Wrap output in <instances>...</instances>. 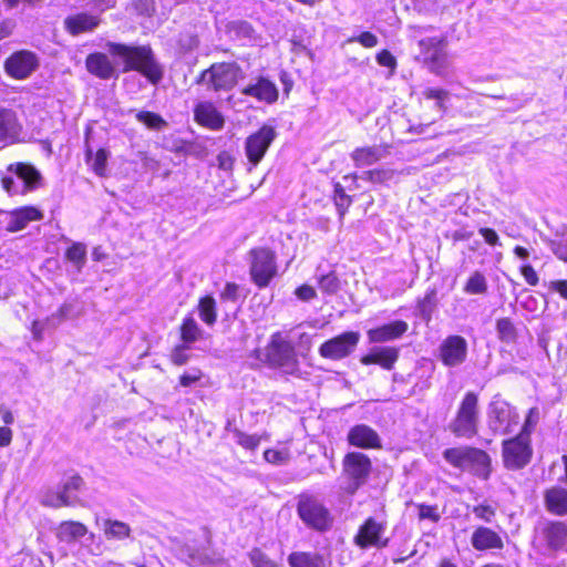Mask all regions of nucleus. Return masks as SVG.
I'll use <instances>...</instances> for the list:
<instances>
[{
	"mask_svg": "<svg viewBox=\"0 0 567 567\" xmlns=\"http://www.w3.org/2000/svg\"><path fill=\"white\" fill-rule=\"evenodd\" d=\"M107 51L114 56L123 60V72L135 70L156 84L163 78V71L156 62L152 49L146 45L132 47L121 43L109 42Z\"/></svg>",
	"mask_w": 567,
	"mask_h": 567,
	"instance_id": "obj_1",
	"label": "nucleus"
},
{
	"mask_svg": "<svg viewBox=\"0 0 567 567\" xmlns=\"http://www.w3.org/2000/svg\"><path fill=\"white\" fill-rule=\"evenodd\" d=\"M444 458L455 467L473 471L483 478L488 477L489 456L474 447H453L443 453Z\"/></svg>",
	"mask_w": 567,
	"mask_h": 567,
	"instance_id": "obj_2",
	"label": "nucleus"
},
{
	"mask_svg": "<svg viewBox=\"0 0 567 567\" xmlns=\"http://www.w3.org/2000/svg\"><path fill=\"white\" fill-rule=\"evenodd\" d=\"M478 416L477 394L467 392L460 403L455 419L450 424L451 432L458 437H473L477 433Z\"/></svg>",
	"mask_w": 567,
	"mask_h": 567,
	"instance_id": "obj_3",
	"label": "nucleus"
},
{
	"mask_svg": "<svg viewBox=\"0 0 567 567\" xmlns=\"http://www.w3.org/2000/svg\"><path fill=\"white\" fill-rule=\"evenodd\" d=\"M243 78V70L237 63H214L203 71L197 83L206 84L214 91H229Z\"/></svg>",
	"mask_w": 567,
	"mask_h": 567,
	"instance_id": "obj_4",
	"label": "nucleus"
},
{
	"mask_svg": "<svg viewBox=\"0 0 567 567\" xmlns=\"http://www.w3.org/2000/svg\"><path fill=\"white\" fill-rule=\"evenodd\" d=\"M39 179L40 174L33 166L19 163L8 167V173L2 177L1 184L11 196L24 195L37 187Z\"/></svg>",
	"mask_w": 567,
	"mask_h": 567,
	"instance_id": "obj_5",
	"label": "nucleus"
},
{
	"mask_svg": "<svg viewBox=\"0 0 567 567\" xmlns=\"http://www.w3.org/2000/svg\"><path fill=\"white\" fill-rule=\"evenodd\" d=\"M265 361L285 373L293 374L298 369V360L292 344L280 334H274L264 352Z\"/></svg>",
	"mask_w": 567,
	"mask_h": 567,
	"instance_id": "obj_6",
	"label": "nucleus"
},
{
	"mask_svg": "<svg viewBox=\"0 0 567 567\" xmlns=\"http://www.w3.org/2000/svg\"><path fill=\"white\" fill-rule=\"evenodd\" d=\"M297 511L301 520L312 529L323 532L332 525V517L328 508L311 495L299 497Z\"/></svg>",
	"mask_w": 567,
	"mask_h": 567,
	"instance_id": "obj_7",
	"label": "nucleus"
},
{
	"mask_svg": "<svg viewBox=\"0 0 567 567\" xmlns=\"http://www.w3.org/2000/svg\"><path fill=\"white\" fill-rule=\"evenodd\" d=\"M536 546L545 553H555L567 546V524L557 520H547L536 529Z\"/></svg>",
	"mask_w": 567,
	"mask_h": 567,
	"instance_id": "obj_8",
	"label": "nucleus"
},
{
	"mask_svg": "<svg viewBox=\"0 0 567 567\" xmlns=\"http://www.w3.org/2000/svg\"><path fill=\"white\" fill-rule=\"evenodd\" d=\"M276 137L277 132L274 126L262 125L257 132L246 138L245 155L250 164L249 171L262 161Z\"/></svg>",
	"mask_w": 567,
	"mask_h": 567,
	"instance_id": "obj_9",
	"label": "nucleus"
},
{
	"mask_svg": "<svg viewBox=\"0 0 567 567\" xmlns=\"http://www.w3.org/2000/svg\"><path fill=\"white\" fill-rule=\"evenodd\" d=\"M519 423V415L514 406L503 400H494L489 405L488 424L493 432L509 434Z\"/></svg>",
	"mask_w": 567,
	"mask_h": 567,
	"instance_id": "obj_10",
	"label": "nucleus"
},
{
	"mask_svg": "<svg viewBox=\"0 0 567 567\" xmlns=\"http://www.w3.org/2000/svg\"><path fill=\"white\" fill-rule=\"evenodd\" d=\"M422 50L424 63L430 71L441 75L449 66L446 41L442 38H426L419 42Z\"/></svg>",
	"mask_w": 567,
	"mask_h": 567,
	"instance_id": "obj_11",
	"label": "nucleus"
},
{
	"mask_svg": "<svg viewBox=\"0 0 567 567\" xmlns=\"http://www.w3.org/2000/svg\"><path fill=\"white\" fill-rule=\"evenodd\" d=\"M360 340V333L355 331L343 332L323 342L319 348V354L330 360H341L350 355Z\"/></svg>",
	"mask_w": 567,
	"mask_h": 567,
	"instance_id": "obj_12",
	"label": "nucleus"
},
{
	"mask_svg": "<svg viewBox=\"0 0 567 567\" xmlns=\"http://www.w3.org/2000/svg\"><path fill=\"white\" fill-rule=\"evenodd\" d=\"M530 455L529 437L526 434H518L503 443L504 464L507 468L524 467L529 462Z\"/></svg>",
	"mask_w": 567,
	"mask_h": 567,
	"instance_id": "obj_13",
	"label": "nucleus"
},
{
	"mask_svg": "<svg viewBox=\"0 0 567 567\" xmlns=\"http://www.w3.org/2000/svg\"><path fill=\"white\" fill-rule=\"evenodd\" d=\"M252 262L250 274L254 282L259 287H266L276 275L275 254L266 248L251 251Z\"/></svg>",
	"mask_w": 567,
	"mask_h": 567,
	"instance_id": "obj_14",
	"label": "nucleus"
},
{
	"mask_svg": "<svg viewBox=\"0 0 567 567\" xmlns=\"http://www.w3.org/2000/svg\"><path fill=\"white\" fill-rule=\"evenodd\" d=\"M38 68L37 54L28 50L12 53L4 62L6 72L16 80L28 79Z\"/></svg>",
	"mask_w": 567,
	"mask_h": 567,
	"instance_id": "obj_15",
	"label": "nucleus"
},
{
	"mask_svg": "<svg viewBox=\"0 0 567 567\" xmlns=\"http://www.w3.org/2000/svg\"><path fill=\"white\" fill-rule=\"evenodd\" d=\"M467 357V342L461 336H449L439 347V358L446 367L461 365Z\"/></svg>",
	"mask_w": 567,
	"mask_h": 567,
	"instance_id": "obj_16",
	"label": "nucleus"
},
{
	"mask_svg": "<svg viewBox=\"0 0 567 567\" xmlns=\"http://www.w3.org/2000/svg\"><path fill=\"white\" fill-rule=\"evenodd\" d=\"M346 474L353 480L354 488L363 484L371 471L370 458L360 452H352L346 455L343 461Z\"/></svg>",
	"mask_w": 567,
	"mask_h": 567,
	"instance_id": "obj_17",
	"label": "nucleus"
},
{
	"mask_svg": "<svg viewBox=\"0 0 567 567\" xmlns=\"http://www.w3.org/2000/svg\"><path fill=\"white\" fill-rule=\"evenodd\" d=\"M385 532V524L377 522L374 518H368L360 527L355 536V543L362 548L369 546L385 547L388 539L382 540V535Z\"/></svg>",
	"mask_w": 567,
	"mask_h": 567,
	"instance_id": "obj_18",
	"label": "nucleus"
},
{
	"mask_svg": "<svg viewBox=\"0 0 567 567\" xmlns=\"http://www.w3.org/2000/svg\"><path fill=\"white\" fill-rule=\"evenodd\" d=\"M195 121L212 131H220L225 125L224 115L208 101L199 102L194 107Z\"/></svg>",
	"mask_w": 567,
	"mask_h": 567,
	"instance_id": "obj_19",
	"label": "nucleus"
},
{
	"mask_svg": "<svg viewBox=\"0 0 567 567\" xmlns=\"http://www.w3.org/2000/svg\"><path fill=\"white\" fill-rule=\"evenodd\" d=\"M348 441L351 445L360 449H379L381 439L379 434L365 424H358L350 429Z\"/></svg>",
	"mask_w": 567,
	"mask_h": 567,
	"instance_id": "obj_20",
	"label": "nucleus"
},
{
	"mask_svg": "<svg viewBox=\"0 0 567 567\" xmlns=\"http://www.w3.org/2000/svg\"><path fill=\"white\" fill-rule=\"evenodd\" d=\"M22 125L18 121L14 111L9 109L0 110V141L6 143H16L19 141Z\"/></svg>",
	"mask_w": 567,
	"mask_h": 567,
	"instance_id": "obj_21",
	"label": "nucleus"
},
{
	"mask_svg": "<svg viewBox=\"0 0 567 567\" xmlns=\"http://www.w3.org/2000/svg\"><path fill=\"white\" fill-rule=\"evenodd\" d=\"M43 214L33 206H24L14 209L9 213V221L7 224V230L10 233H17L24 229L29 223L41 220Z\"/></svg>",
	"mask_w": 567,
	"mask_h": 567,
	"instance_id": "obj_22",
	"label": "nucleus"
},
{
	"mask_svg": "<svg viewBox=\"0 0 567 567\" xmlns=\"http://www.w3.org/2000/svg\"><path fill=\"white\" fill-rule=\"evenodd\" d=\"M408 328L409 326L405 321L396 320L391 323L370 329L367 334L370 342L380 343L400 338L408 331Z\"/></svg>",
	"mask_w": 567,
	"mask_h": 567,
	"instance_id": "obj_23",
	"label": "nucleus"
},
{
	"mask_svg": "<svg viewBox=\"0 0 567 567\" xmlns=\"http://www.w3.org/2000/svg\"><path fill=\"white\" fill-rule=\"evenodd\" d=\"M399 358V350L393 347H375L361 358L364 365L379 364L385 370H391Z\"/></svg>",
	"mask_w": 567,
	"mask_h": 567,
	"instance_id": "obj_24",
	"label": "nucleus"
},
{
	"mask_svg": "<svg viewBox=\"0 0 567 567\" xmlns=\"http://www.w3.org/2000/svg\"><path fill=\"white\" fill-rule=\"evenodd\" d=\"M471 544L476 550L502 549V537L488 527H477L471 537Z\"/></svg>",
	"mask_w": 567,
	"mask_h": 567,
	"instance_id": "obj_25",
	"label": "nucleus"
},
{
	"mask_svg": "<svg viewBox=\"0 0 567 567\" xmlns=\"http://www.w3.org/2000/svg\"><path fill=\"white\" fill-rule=\"evenodd\" d=\"M241 93L269 104L276 102L278 99L276 85L265 78H259L256 83L247 85L243 89Z\"/></svg>",
	"mask_w": 567,
	"mask_h": 567,
	"instance_id": "obj_26",
	"label": "nucleus"
},
{
	"mask_svg": "<svg viewBox=\"0 0 567 567\" xmlns=\"http://www.w3.org/2000/svg\"><path fill=\"white\" fill-rule=\"evenodd\" d=\"M99 24V17L89 14L86 12H81L64 19V28L72 35L91 32L97 28Z\"/></svg>",
	"mask_w": 567,
	"mask_h": 567,
	"instance_id": "obj_27",
	"label": "nucleus"
},
{
	"mask_svg": "<svg viewBox=\"0 0 567 567\" xmlns=\"http://www.w3.org/2000/svg\"><path fill=\"white\" fill-rule=\"evenodd\" d=\"M388 150L382 145H372L355 148L350 157L357 167H364L375 164L384 158Z\"/></svg>",
	"mask_w": 567,
	"mask_h": 567,
	"instance_id": "obj_28",
	"label": "nucleus"
},
{
	"mask_svg": "<svg viewBox=\"0 0 567 567\" xmlns=\"http://www.w3.org/2000/svg\"><path fill=\"white\" fill-rule=\"evenodd\" d=\"M87 71L103 80H107L114 76L115 68L112 62L104 53H92L89 54L85 60Z\"/></svg>",
	"mask_w": 567,
	"mask_h": 567,
	"instance_id": "obj_29",
	"label": "nucleus"
},
{
	"mask_svg": "<svg viewBox=\"0 0 567 567\" xmlns=\"http://www.w3.org/2000/svg\"><path fill=\"white\" fill-rule=\"evenodd\" d=\"M545 505L548 512L557 516L567 514V489L551 487L545 493Z\"/></svg>",
	"mask_w": 567,
	"mask_h": 567,
	"instance_id": "obj_30",
	"label": "nucleus"
},
{
	"mask_svg": "<svg viewBox=\"0 0 567 567\" xmlns=\"http://www.w3.org/2000/svg\"><path fill=\"white\" fill-rule=\"evenodd\" d=\"M71 306L68 303L62 305L59 310L53 313L45 321L35 320L32 322L31 332L33 338L37 340H41L43 338V331L47 326L56 327L61 321H63L70 313Z\"/></svg>",
	"mask_w": 567,
	"mask_h": 567,
	"instance_id": "obj_31",
	"label": "nucleus"
},
{
	"mask_svg": "<svg viewBox=\"0 0 567 567\" xmlns=\"http://www.w3.org/2000/svg\"><path fill=\"white\" fill-rule=\"evenodd\" d=\"M87 533L84 524L74 520L62 522L56 530V537L64 543H73Z\"/></svg>",
	"mask_w": 567,
	"mask_h": 567,
	"instance_id": "obj_32",
	"label": "nucleus"
},
{
	"mask_svg": "<svg viewBox=\"0 0 567 567\" xmlns=\"http://www.w3.org/2000/svg\"><path fill=\"white\" fill-rule=\"evenodd\" d=\"M102 529L107 539L123 540L131 535L130 526L116 519H105Z\"/></svg>",
	"mask_w": 567,
	"mask_h": 567,
	"instance_id": "obj_33",
	"label": "nucleus"
},
{
	"mask_svg": "<svg viewBox=\"0 0 567 567\" xmlns=\"http://www.w3.org/2000/svg\"><path fill=\"white\" fill-rule=\"evenodd\" d=\"M290 567H324L322 556L311 553H292L288 557Z\"/></svg>",
	"mask_w": 567,
	"mask_h": 567,
	"instance_id": "obj_34",
	"label": "nucleus"
},
{
	"mask_svg": "<svg viewBox=\"0 0 567 567\" xmlns=\"http://www.w3.org/2000/svg\"><path fill=\"white\" fill-rule=\"evenodd\" d=\"M317 284L320 291L324 295H336L340 290V279L336 271L331 270L328 274L317 276Z\"/></svg>",
	"mask_w": 567,
	"mask_h": 567,
	"instance_id": "obj_35",
	"label": "nucleus"
},
{
	"mask_svg": "<svg viewBox=\"0 0 567 567\" xmlns=\"http://www.w3.org/2000/svg\"><path fill=\"white\" fill-rule=\"evenodd\" d=\"M468 295H485L488 290L486 277L481 271H474L463 288Z\"/></svg>",
	"mask_w": 567,
	"mask_h": 567,
	"instance_id": "obj_36",
	"label": "nucleus"
},
{
	"mask_svg": "<svg viewBox=\"0 0 567 567\" xmlns=\"http://www.w3.org/2000/svg\"><path fill=\"white\" fill-rule=\"evenodd\" d=\"M198 311L200 319L208 326H213L216 322V302L210 296H206L199 300Z\"/></svg>",
	"mask_w": 567,
	"mask_h": 567,
	"instance_id": "obj_37",
	"label": "nucleus"
},
{
	"mask_svg": "<svg viewBox=\"0 0 567 567\" xmlns=\"http://www.w3.org/2000/svg\"><path fill=\"white\" fill-rule=\"evenodd\" d=\"M181 559L185 560L190 566H203L207 563V556L199 549L194 548L190 545H185L179 550Z\"/></svg>",
	"mask_w": 567,
	"mask_h": 567,
	"instance_id": "obj_38",
	"label": "nucleus"
},
{
	"mask_svg": "<svg viewBox=\"0 0 567 567\" xmlns=\"http://www.w3.org/2000/svg\"><path fill=\"white\" fill-rule=\"evenodd\" d=\"M65 257L80 272L86 261V248L81 243H74L71 247L68 248Z\"/></svg>",
	"mask_w": 567,
	"mask_h": 567,
	"instance_id": "obj_39",
	"label": "nucleus"
},
{
	"mask_svg": "<svg viewBox=\"0 0 567 567\" xmlns=\"http://www.w3.org/2000/svg\"><path fill=\"white\" fill-rule=\"evenodd\" d=\"M234 437L236 440V443L243 446L246 450H256L258 445L260 444L261 440H268V435L265 433L262 435L257 434H247L240 430H234Z\"/></svg>",
	"mask_w": 567,
	"mask_h": 567,
	"instance_id": "obj_40",
	"label": "nucleus"
},
{
	"mask_svg": "<svg viewBox=\"0 0 567 567\" xmlns=\"http://www.w3.org/2000/svg\"><path fill=\"white\" fill-rule=\"evenodd\" d=\"M496 331L501 341L511 343L516 340L517 332L509 318H501L496 321Z\"/></svg>",
	"mask_w": 567,
	"mask_h": 567,
	"instance_id": "obj_41",
	"label": "nucleus"
},
{
	"mask_svg": "<svg viewBox=\"0 0 567 567\" xmlns=\"http://www.w3.org/2000/svg\"><path fill=\"white\" fill-rule=\"evenodd\" d=\"M395 172L389 167L375 168L371 171H365L360 175L361 179L374 183V184H383L391 179H393Z\"/></svg>",
	"mask_w": 567,
	"mask_h": 567,
	"instance_id": "obj_42",
	"label": "nucleus"
},
{
	"mask_svg": "<svg viewBox=\"0 0 567 567\" xmlns=\"http://www.w3.org/2000/svg\"><path fill=\"white\" fill-rule=\"evenodd\" d=\"M136 120L140 123H143L146 127L151 130H163L166 127V121L158 114L148 112V111H138L135 114Z\"/></svg>",
	"mask_w": 567,
	"mask_h": 567,
	"instance_id": "obj_43",
	"label": "nucleus"
},
{
	"mask_svg": "<svg viewBox=\"0 0 567 567\" xmlns=\"http://www.w3.org/2000/svg\"><path fill=\"white\" fill-rule=\"evenodd\" d=\"M41 503L45 506L60 508L63 506H72V502L66 497L62 496L60 493V488H50L45 491L42 495Z\"/></svg>",
	"mask_w": 567,
	"mask_h": 567,
	"instance_id": "obj_44",
	"label": "nucleus"
},
{
	"mask_svg": "<svg viewBox=\"0 0 567 567\" xmlns=\"http://www.w3.org/2000/svg\"><path fill=\"white\" fill-rule=\"evenodd\" d=\"M200 334V329L194 318L187 317L184 319L181 327L182 340L186 343L195 342Z\"/></svg>",
	"mask_w": 567,
	"mask_h": 567,
	"instance_id": "obj_45",
	"label": "nucleus"
},
{
	"mask_svg": "<svg viewBox=\"0 0 567 567\" xmlns=\"http://www.w3.org/2000/svg\"><path fill=\"white\" fill-rule=\"evenodd\" d=\"M291 453L288 447L268 449L264 452L266 462L272 465H285L290 461Z\"/></svg>",
	"mask_w": 567,
	"mask_h": 567,
	"instance_id": "obj_46",
	"label": "nucleus"
},
{
	"mask_svg": "<svg viewBox=\"0 0 567 567\" xmlns=\"http://www.w3.org/2000/svg\"><path fill=\"white\" fill-rule=\"evenodd\" d=\"M422 95L427 100H435L436 101V107L441 112H445L446 106L444 102L449 99V92L443 89H434V87H426Z\"/></svg>",
	"mask_w": 567,
	"mask_h": 567,
	"instance_id": "obj_47",
	"label": "nucleus"
},
{
	"mask_svg": "<svg viewBox=\"0 0 567 567\" xmlns=\"http://www.w3.org/2000/svg\"><path fill=\"white\" fill-rule=\"evenodd\" d=\"M228 30L234 34L237 39H251L254 34V29L250 23L246 21H234L228 25Z\"/></svg>",
	"mask_w": 567,
	"mask_h": 567,
	"instance_id": "obj_48",
	"label": "nucleus"
},
{
	"mask_svg": "<svg viewBox=\"0 0 567 567\" xmlns=\"http://www.w3.org/2000/svg\"><path fill=\"white\" fill-rule=\"evenodd\" d=\"M249 557L254 567H281L257 548L250 551Z\"/></svg>",
	"mask_w": 567,
	"mask_h": 567,
	"instance_id": "obj_49",
	"label": "nucleus"
},
{
	"mask_svg": "<svg viewBox=\"0 0 567 567\" xmlns=\"http://www.w3.org/2000/svg\"><path fill=\"white\" fill-rule=\"evenodd\" d=\"M334 199H336V205L338 207V210H339V214L341 216L344 215L347 208L350 206L351 204V199L350 197L344 193V189L342 188L341 185H336V189H334Z\"/></svg>",
	"mask_w": 567,
	"mask_h": 567,
	"instance_id": "obj_50",
	"label": "nucleus"
},
{
	"mask_svg": "<svg viewBox=\"0 0 567 567\" xmlns=\"http://www.w3.org/2000/svg\"><path fill=\"white\" fill-rule=\"evenodd\" d=\"M538 421H539L538 408L529 409L528 414L525 420V423L523 425V430L519 434H526V436L529 437L530 432L534 430V427L536 426Z\"/></svg>",
	"mask_w": 567,
	"mask_h": 567,
	"instance_id": "obj_51",
	"label": "nucleus"
},
{
	"mask_svg": "<svg viewBox=\"0 0 567 567\" xmlns=\"http://www.w3.org/2000/svg\"><path fill=\"white\" fill-rule=\"evenodd\" d=\"M107 152L99 150L93 158L92 168L99 175L103 176L106 171Z\"/></svg>",
	"mask_w": 567,
	"mask_h": 567,
	"instance_id": "obj_52",
	"label": "nucleus"
},
{
	"mask_svg": "<svg viewBox=\"0 0 567 567\" xmlns=\"http://www.w3.org/2000/svg\"><path fill=\"white\" fill-rule=\"evenodd\" d=\"M417 508L420 519H430L432 522H439V519L441 518V515L437 512V506L420 504L417 505Z\"/></svg>",
	"mask_w": 567,
	"mask_h": 567,
	"instance_id": "obj_53",
	"label": "nucleus"
},
{
	"mask_svg": "<svg viewBox=\"0 0 567 567\" xmlns=\"http://www.w3.org/2000/svg\"><path fill=\"white\" fill-rule=\"evenodd\" d=\"M473 513L475 514V516L477 518H480L486 523H491L495 516V509L492 506L485 505V504L474 506Z\"/></svg>",
	"mask_w": 567,
	"mask_h": 567,
	"instance_id": "obj_54",
	"label": "nucleus"
},
{
	"mask_svg": "<svg viewBox=\"0 0 567 567\" xmlns=\"http://www.w3.org/2000/svg\"><path fill=\"white\" fill-rule=\"evenodd\" d=\"M348 42H359L364 48H374L378 44V38L371 32H362L358 37H353Z\"/></svg>",
	"mask_w": 567,
	"mask_h": 567,
	"instance_id": "obj_55",
	"label": "nucleus"
},
{
	"mask_svg": "<svg viewBox=\"0 0 567 567\" xmlns=\"http://www.w3.org/2000/svg\"><path fill=\"white\" fill-rule=\"evenodd\" d=\"M295 295L302 301H310L317 297V291L312 286L302 285L296 289Z\"/></svg>",
	"mask_w": 567,
	"mask_h": 567,
	"instance_id": "obj_56",
	"label": "nucleus"
},
{
	"mask_svg": "<svg viewBox=\"0 0 567 567\" xmlns=\"http://www.w3.org/2000/svg\"><path fill=\"white\" fill-rule=\"evenodd\" d=\"M82 484V477H80L79 475H73L68 477L61 486L65 488L68 493L75 494V492L81 488Z\"/></svg>",
	"mask_w": 567,
	"mask_h": 567,
	"instance_id": "obj_57",
	"label": "nucleus"
},
{
	"mask_svg": "<svg viewBox=\"0 0 567 567\" xmlns=\"http://www.w3.org/2000/svg\"><path fill=\"white\" fill-rule=\"evenodd\" d=\"M187 347L178 346L172 352V361L176 365H183L188 361V355L186 353Z\"/></svg>",
	"mask_w": 567,
	"mask_h": 567,
	"instance_id": "obj_58",
	"label": "nucleus"
},
{
	"mask_svg": "<svg viewBox=\"0 0 567 567\" xmlns=\"http://www.w3.org/2000/svg\"><path fill=\"white\" fill-rule=\"evenodd\" d=\"M520 272L528 285L536 286L538 284V276L530 265H524Z\"/></svg>",
	"mask_w": 567,
	"mask_h": 567,
	"instance_id": "obj_59",
	"label": "nucleus"
},
{
	"mask_svg": "<svg viewBox=\"0 0 567 567\" xmlns=\"http://www.w3.org/2000/svg\"><path fill=\"white\" fill-rule=\"evenodd\" d=\"M377 61L382 66L394 68L396 62L395 58L386 50H382L377 55Z\"/></svg>",
	"mask_w": 567,
	"mask_h": 567,
	"instance_id": "obj_60",
	"label": "nucleus"
},
{
	"mask_svg": "<svg viewBox=\"0 0 567 567\" xmlns=\"http://www.w3.org/2000/svg\"><path fill=\"white\" fill-rule=\"evenodd\" d=\"M478 233L488 245L495 246L498 244L499 238L494 229L481 228Z\"/></svg>",
	"mask_w": 567,
	"mask_h": 567,
	"instance_id": "obj_61",
	"label": "nucleus"
},
{
	"mask_svg": "<svg viewBox=\"0 0 567 567\" xmlns=\"http://www.w3.org/2000/svg\"><path fill=\"white\" fill-rule=\"evenodd\" d=\"M218 166L224 171H231L234 166V158L230 154L223 152L217 156Z\"/></svg>",
	"mask_w": 567,
	"mask_h": 567,
	"instance_id": "obj_62",
	"label": "nucleus"
},
{
	"mask_svg": "<svg viewBox=\"0 0 567 567\" xmlns=\"http://www.w3.org/2000/svg\"><path fill=\"white\" fill-rule=\"evenodd\" d=\"M200 379L199 371L186 372L181 375L179 383L182 386H190Z\"/></svg>",
	"mask_w": 567,
	"mask_h": 567,
	"instance_id": "obj_63",
	"label": "nucleus"
},
{
	"mask_svg": "<svg viewBox=\"0 0 567 567\" xmlns=\"http://www.w3.org/2000/svg\"><path fill=\"white\" fill-rule=\"evenodd\" d=\"M238 286L236 284L228 282L220 293V297L226 300L235 301L237 299Z\"/></svg>",
	"mask_w": 567,
	"mask_h": 567,
	"instance_id": "obj_64",
	"label": "nucleus"
}]
</instances>
